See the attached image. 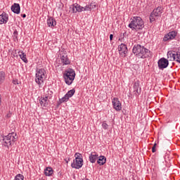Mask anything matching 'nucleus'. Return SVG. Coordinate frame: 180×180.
<instances>
[{"mask_svg": "<svg viewBox=\"0 0 180 180\" xmlns=\"http://www.w3.org/2000/svg\"><path fill=\"white\" fill-rule=\"evenodd\" d=\"M132 53L134 54L135 57H137L138 58L144 59L153 57L151 51L139 44H136L133 46Z\"/></svg>", "mask_w": 180, "mask_h": 180, "instance_id": "nucleus-1", "label": "nucleus"}, {"mask_svg": "<svg viewBox=\"0 0 180 180\" xmlns=\"http://www.w3.org/2000/svg\"><path fill=\"white\" fill-rule=\"evenodd\" d=\"M128 27L131 29V30H135V32L143 30V29H144V20H143L141 17L134 16L131 18V22L129 24Z\"/></svg>", "mask_w": 180, "mask_h": 180, "instance_id": "nucleus-2", "label": "nucleus"}, {"mask_svg": "<svg viewBox=\"0 0 180 180\" xmlns=\"http://www.w3.org/2000/svg\"><path fill=\"white\" fill-rule=\"evenodd\" d=\"M47 78V72L44 68H40L37 70L35 82L38 84L39 88L41 84L44 83V79Z\"/></svg>", "mask_w": 180, "mask_h": 180, "instance_id": "nucleus-3", "label": "nucleus"}, {"mask_svg": "<svg viewBox=\"0 0 180 180\" xmlns=\"http://www.w3.org/2000/svg\"><path fill=\"white\" fill-rule=\"evenodd\" d=\"M63 78L67 85H71L74 82V79H75V71L74 69L69 68L65 70L63 73Z\"/></svg>", "mask_w": 180, "mask_h": 180, "instance_id": "nucleus-4", "label": "nucleus"}, {"mask_svg": "<svg viewBox=\"0 0 180 180\" xmlns=\"http://www.w3.org/2000/svg\"><path fill=\"white\" fill-rule=\"evenodd\" d=\"M16 139H18L16 137V133H10L7 136H3L2 146L9 148V146H12V143H15V141H16Z\"/></svg>", "mask_w": 180, "mask_h": 180, "instance_id": "nucleus-5", "label": "nucleus"}, {"mask_svg": "<svg viewBox=\"0 0 180 180\" xmlns=\"http://www.w3.org/2000/svg\"><path fill=\"white\" fill-rule=\"evenodd\" d=\"M75 159L71 164L72 168H75V169H79L80 168H82V165H84V159L82 158V155L79 153H76L75 154Z\"/></svg>", "mask_w": 180, "mask_h": 180, "instance_id": "nucleus-6", "label": "nucleus"}, {"mask_svg": "<svg viewBox=\"0 0 180 180\" xmlns=\"http://www.w3.org/2000/svg\"><path fill=\"white\" fill-rule=\"evenodd\" d=\"M162 13V7L158 6L155 8L153 12L150 15V22L153 23V22H155V18L161 17V14Z\"/></svg>", "mask_w": 180, "mask_h": 180, "instance_id": "nucleus-7", "label": "nucleus"}, {"mask_svg": "<svg viewBox=\"0 0 180 180\" xmlns=\"http://www.w3.org/2000/svg\"><path fill=\"white\" fill-rule=\"evenodd\" d=\"M178 32L173 30L166 34L163 37V41H171V40H176Z\"/></svg>", "mask_w": 180, "mask_h": 180, "instance_id": "nucleus-8", "label": "nucleus"}, {"mask_svg": "<svg viewBox=\"0 0 180 180\" xmlns=\"http://www.w3.org/2000/svg\"><path fill=\"white\" fill-rule=\"evenodd\" d=\"M75 94V89H72L68 91V93L62 98L59 99V104L63 103V102H68L70 98H72Z\"/></svg>", "mask_w": 180, "mask_h": 180, "instance_id": "nucleus-9", "label": "nucleus"}, {"mask_svg": "<svg viewBox=\"0 0 180 180\" xmlns=\"http://www.w3.org/2000/svg\"><path fill=\"white\" fill-rule=\"evenodd\" d=\"M158 65L159 70H164L169 65V62L168 61V59H166L165 58H160L158 62Z\"/></svg>", "mask_w": 180, "mask_h": 180, "instance_id": "nucleus-10", "label": "nucleus"}, {"mask_svg": "<svg viewBox=\"0 0 180 180\" xmlns=\"http://www.w3.org/2000/svg\"><path fill=\"white\" fill-rule=\"evenodd\" d=\"M60 63L63 65H70L71 60L68 58V55L65 52H63L60 54Z\"/></svg>", "mask_w": 180, "mask_h": 180, "instance_id": "nucleus-11", "label": "nucleus"}, {"mask_svg": "<svg viewBox=\"0 0 180 180\" xmlns=\"http://www.w3.org/2000/svg\"><path fill=\"white\" fill-rule=\"evenodd\" d=\"M118 51L121 56L126 57L127 52L129 51V49H127V46L124 44H121L118 46Z\"/></svg>", "mask_w": 180, "mask_h": 180, "instance_id": "nucleus-12", "label": "nucleus"}, {"mask_svg": "<svg viewBox=\"0 0 180 180\" xmlns=\"http://www.w3.org/2000/svg\"><path fill=\"white\" fill-rule=\"evenodd\" d=\"M112 105H113L114 109H115V110H117V112L122 110V103L119 101V98H114L112 99Z\"/></svg>", "mask_w": 180, "mask_h": 180, "instance_id": "nucleus-13", "label": "nucleus"}, {"mask_svg": "<svg viewBox=\"0 0 180 180\" xmlns=\"http://www.w3.org/2000/svg\"><path fill=\"white\" fill-rule=\"evenodd\" d=\"M134 92L136 96H139L141 94V87H140V81L137 80L134 84Z\"/></svg>", "mask_w": 180, "mask_h": 180, "instance_id": "nucleus-14", "label": "nucleus"}, {"mask_svg": "<svg viewBox=\"0 0 180 180\" xmlns=\"http://www.w3.org/2000/svg\"><path fill=\"white\" fill-rule=\"evenodd\" d=\"M167 58H170L171 61H176L178 63V52H171L167 53Z\"/></svg>", "mask_w": 180, "mask_h": 180, "instance_id": "nucleus-15", "label": "nucleus"}, {"mask_svg": "<svg viewBox=\"0 0 180 180\" xmlns=\"http://www.w3.org/2000/svg\"><path fill=\"white\" fill-rule=\"evenodd\" d=\"M89 161L90 162H91V164H95V162H96V160H98V158H99V155H98V153H96V152H92L89 157Z\"/></svg>", "mask_w": 180, "mask_h": 180, "instance_id": "nucleus-16", "label": "nucleus"}, {"mask_svg": "<svg viewBox=\"0 0 180 180\" xmlns=\"http://www.w3.org/2000/svg\"><path fill=\"white\" fill-rule=\"evenodd\" d=\"M11 11L13 12V13L19 15V13H20V5L18 3H14L11 6Z\"/></svg>", "mask_w": 180, "mask_h": 180, "instance_id": "nucleus-17", "label": "nucleus"}, {"mask_svg": "<svg viewBox=\"0 0 180 180\" xmlns=\"http://www.w3.org/2000/svg\"><path fill=\"white\" fill-rule=\"evenodd\" d=\"M39 103L41 106H43L44 108H47V106H49V104L50 103V100L49 98H46V97H41V99L39 100Z\"/></svg>", "mask_w": 180, "mask_h": 180, "instance_id": "nucleus-18", "label": "nucleus"}, {"mask_svg": "<svg viewBox=\"0 0 180 180\" xmlns=\"http://www.w3.org/2000/svg\"><path fill=\"white\" fill-rule=\"evenodd\" d=\"M47 25L49 27H54L57 25V21L53 17H48Z\"/></svg>", "mask_w": 180, "mask_h": 180, "instance_id": "nucleus-19", "label": "nucleus"}, {"mask_svg": "<svg viewBox=\"0 0 180 180\" xmlns=\"http://www.w3.org/2000/svg\"><path fill=\"white\" fill-rule=\"evenodd\" d=\"M8 14L4 12L2 14L0 15V25H4V23L8 22Z\"/></svg>", "mask_w": 180, "mask_h": 180, "instance_id": "nucleus-20", "label": "nucleus"}, {"mask_svg": "<svg viewBox=\"0 0 180 180\" xmlns=\"http://www.w3.org/2000/svg\"><path fill=\"white\" fill-rule=\"evenodd\" d=\"M97 164H98V165H104V164H106V157L103 155L98 157Z\"/></svg>", "mask_w": 180, "mask_h": 180, "instance_id": "nucleus-21", "label": "nucleus"}, {"mask_svg": "<svg viewBox=\"0 0 180 180\" xmlns=\"http://www.w3.org/2000/svg\"><path fill=\"white\" fill-rule=\"evenodd\" d=\"M53 172H54V170H53V168L51 167H46L44 169V174L46 175V176H51Z\"/></svg>", "mask_w": 180, "mask_h": 180, "instance_id": "nucleus-22", "label": "nucleus"}, {"mask_svg": "<svg viewBox=\"0 0 180 180\" xmlns=\"http://www.w3.org/2000/svg\"><path fill=\"white\" fill-rule=\"evenodd\" d=\"M18 54L20 56V58H21V60H22L24 63H28L27 58H26V53H25L23 51H19Z\"/></svg>", "mask_w": 180, "mask_h": 180, "instance_id": "nucleus-23", "label": "nucleus"}, {"mask_svg": "<svg viewBox=\"0 0 180 180\" xmlns=\"http://www.w3.org/2000/svg\"><path fill=\"white\" fill-rule=\"evenodd\" d=\"M44 98L49 100L51 99V98H53V91L48 89V91L45 93Z\"/></svg>", "mask_w": 180, "mask_h": 180, "instance_id": "nucleus-24", "label": "nucleus"}, {"mask_svg": "<svg viewBox=\"0 0 180 180\" xmlns=\"http://www.w3.org/2000/svg\"><path fill=\"white\" fill-rule=\"evenodd\" d=\"M69 12H72V13H77V4L71 5L70 6Z\"/></svg>", "mask_w": 180, "mask_h": 180, "instance_id": "nucleus-25", "label": "nucleus"}, {"mask_svg": "<svg viewBox=\"0 0 180 180\" xmlns=\"http://www.w3.org/2000/svg\"><path fill=\"white\" fill-rule=\"evenodd\" d=\"M5 81V72H0V84H2Z\"/></svg>", "mask_w": 180, "mask_h": 180, "instance_id": "nucleus-26", "label": "nucleus"}, {"mask_svg": "<svg viewBox=\"0 0 180 180\" xmlns=\"http://www.w3.org/2000/svg\"><path fill=\"white\" fill-rule=\"evenodd\" d=\"M18 30H15V31L13 34V37L14 41H18L19 38H18Z\"/></svg>", "mask_w": 180, "mask_h": 180, "instance_id": "nucleus-27", "label": "nucleus"}, {"mask_svg": "<svg viewBox=\"0 0 180 180\" xmlns=\"http://www.w3.org/2000/svg\"><path fill=\"white\" fill-rule=\"evenodd\" d=\"M84 11V7L81 6L79 4H76V13L82 12Z\"/></svg>", "mask_w": 180, "mask_h": 180, "instance_id": "nucleus-28", "label": "nucleus"}, {"mask_svg": "<svg viewBox=\"0 0 180 180\" xmlns=\"http://www.w3.org/2000/svg\"><path fill=\"white\" fill-rule=\"evenodd\" d=\"M23 179H25V176L21 174H17L14 179V180H23Z\"/></svg>", "mask_w": 180, "mask_h": 180, "instance_id": "nucleus-29", "label": "nucleus"}, {"mask_svg": "<svg viewBox=\"0 0 180 180\" xmlns=\"http://www.w3.org/2000/svg\"><path fill=\"white\" fill-rule=\"evenodd\" d=\"M83 11H91V5H86V6L83 7Z\"/></svg>", "mask_w": 180, "mask_h": 180, "instance_id": "nucleus-30", "label": "nucleus"}, {"mask_svg": "<svg viewBox=\"0 0 180 180\" xmlns=\"http://www.w3.org/2000/svg\"><path fill=\"white\" fill-rule=\"evenodd\" d=\"M102 127L103 129H104L105 130H107V129L109 127V125H108L106 124V122H103L102 124Z\"/></svg>", "mask_w": 180, "mask_h": 180, "instance_id": "nucleus-31", "label": "nucleus"}, {"mask_svg": "<svg viewBox=\"0 0 180 180\" xmlns=\"http://www.w3.org/2000/svg\"><path fill=\"white\" fill-rule=\"evenodd\" d=\"M90 6H91V9L92 10V9H95L96 8H97L98 6H96V4H95V3H91L90 4Z\"/></svg>", "mask_w": 180, "mask_h": 180, "instance_id": "nucleus-32", "label": "nucleus"}, {"mask_svg": "<svg viewBox=\"0 0 180 180\" xmlns=\"http://www.w3.org/2000/svg\"><path fill=\"white\" fill-rule=\"evenodd\" d=\"M156 147H157V143H155L154 145H153V146L152 147V153H155V151H157V150H155Z\"/></svg>", "mask_w": 180, "mask_h": 180, "instance_id": "nucleus-33", "label": "nucleus"}, {"mask_svg": "<svg viewBox=\"0 0 180 180\" xmlns=\"http://www.w3.org/2000/svg\"><path fill=\"white\" fill-rule=\"evenodd\" d=\"M13 84L14 85H19V80H18L17 79H14L13 80Z\"/></svg>", "mask_w": 180, "mask_h": 180, "instance_id": "nucleus-34", "label": "nucleus"}, {"mask_svg": "<svg viewBox=\"0 0 180 180\" xmlns=\"http://www.w3.org/2000/svg\"><path fill=\"white\" fill-rule=\"evenodd\" d=\"M177 63L180 64V51H177Z\"/></svg>", "mask_w": 180, "mask_h": 180, "instance_id": "nucleus-35", "label": "nucleus"}, {"mask_svg": "<svg viewBox=\"0 0 180 180\" xmlns=\"http://www.w3.org/2000/svg\"><path fill=\"white\" fill-rule=\"evenodd\" d=\"M124 39V33L121 34L119 40H123Z\"/></svg>", "mask_w": 180, "mask_h": 180, "instance_id": "nucleus-36", "label": "nucleus"}, {"mask_svg": "<svg viewBox=\"0 0 180 180\" xmlns=\"http://www.w3.org/2000/svg\"><path fill=\"white\" fill-rule=\"evenodd\" d=\"M110 40L112 41L113 40V34H110Z\"/></svg>", "mask_w": 180, "mask_h": 180, "instance_id": "nucleus-37", "label": "nucleus"}, {"mask_svg": "<svg viewBox=\"0 0 180 180\" xmlns=\"http://www.w3.org/2000/svg\"><path fill=\"white\" fill-rule=\"evenodd\" d=\"M65 161L67 164H68V162L70 161V158L68 159H65Z\"/></svg>", "mask_w": 180, "mask_h": 180, "instance_id": "nucleus-38", "label": "nucleus"}, {"mask_svg": "<svg viewBox=\"0 0 180 180\" xmlns=\"http://www.w3.org/2000/svg\"><path fill=\"white\" fill-rule=\"evenodd\" d=\"M22 18H26V14H21Z\"/></svg>", "mask_w": 180, "mask_h": 180, "instance_id": "nucleus-39", "label": "nucleus"}, {"mask_svg": "<svg viewBox=\"0 0 180 180\" xmlns=\"http://www.w3.org/2000/svg\"><path fill=\"white\" fill-rule=\"evenodd\" d=\"M2 105V101L0 100V106Z\"/></svg>", "mask_w": 180, "mask_h": 180, "instance_id": "nucleus-40", "label": "nucleus"}, {"mask_svg": "<svg viewBox=\"0 0 180 180\" xmlns=\"http://www.w3.org/2000/svg\"><path fill=\"white\" fill-rule=\"evenodd\" d=\"M83 180H89V179H84Z\"/></svg>", "mask_w": 180, "mask_h": 180, "instance_id": "nucleus-41", "label": "nucleus"}, {"mask_svg": "<svg viewBox=\"0 0 180 180\" xmlns=\"http://www.w3.org/2000/svg\"><path fill=\"white\" fill-rule=\"evenodd\" d=\"M13 57H15V54H13Z\"/></svg>", "mask_w": 180, "mask_h": 180, "instance_id": "nucleus-42", "label": "nucleus"}, {"mask_svg": "<svg viewBox=\"0 0 180 180\" xmlns=\"http://www.w3.org/2000/svg\"><path fill=\"white\" fill-rule=\"evenodd\" d=\"M0 101H1V94H0Z\"/></svg>", "mask_w": 180, "mask_h": 180, "instance_id": "nucleus-43", "label": "nucleus"}]
</instances>
